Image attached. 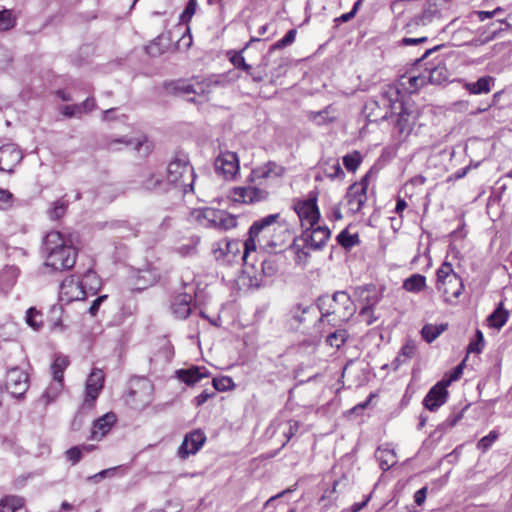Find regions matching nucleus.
Wrapping results in <instances>:
<instances>
[{"mask_svg":"<svg viewBox=\"0 0 512 512\" xmlns=\"http://www.w3.org/2000/svg\"><path fill=\"white\" fill-rule=\"evenodd\" d=\"M290 237L288 225L281 220L280 214H270L255 221L249 229V238L243 243L244 251L241 259L248 264L251 252L256 250V242L265 248H282Z\"/></svg>","mask_w":512,"mask_h":512,"instance_id":"obj_1","label":"nucleus"},{"mask_svg":"<svg viewBox=\"0 0 512 512\" xmlns=\"http://www.w3.org/2000/svg\"><path fill=\"white\" fill-rule=\"evenodd\" d=\"M43 250L46 253V265L55 270L70 269L75 265L76 249L58 231H51L45 236Z\"/></svg>","mask_w":512,"mask_h":512,"instance_id":"obj_2","label":"nucleus"},{"mask_svg":"<svg viewBox=\"0 0 512 512\" xmlns=\"http://www.w3.org/2000/svg\"><path fill=\"white\" fill-rule=\"evenodd\" d=\"M317 309L321 313L319 321L326 319L333 326L347 322L356 312L353 301L345 291H337L332 297H319Z\"/></svg>","mask_w":512,"mask_h":512,"instance_id":"obj_3","label":"nucleus"},{"mask_svg":"<svg viewBox=\"0 0 512 512\" xmlns=\"http://www.w3.org/2000/svg\"><path fill=\"white\" fill-rule=\"evenodd\" d=\"M194 179V171L186 155H177L168 164L166 181L170 189H180L186 194L193 190Z\"/></svg>","mask_w":512,"mask_h":512,"instance_id":"obj_4","label":"nucleus"},{"mask_svg":"<svg viewBox=\"0 0 512 512\" xmlns=\"http://www.w3.org/2000/svg\"><path fill=\"white\" fill-rule=\"evenodd\" d=\"M436 275V288L442 294L443 300L448 304H455L464 290L461 277L454 272L448 262H444L437 269Z\"/></svg>","mask_w":512,"mask_h":512,"instance_id":"obj_5","label":"nucleus"},{"mask_svg":"<svg viewBox=\"0 0 512 512\" xmlns=\"http://www.w3.org/2000/svg\"><path fill=\"white\" fill-rule=\"evenodd\" d=\"M369 185V174H366L360 181L349 186L345 200L348 210L352 214L358 213L367 201V189Z\"/></svg>","mask_w":512,"mask_h":512,"instance_id":"obj_6","label":"nucleus"},{"mask_svg":"<svg viewBox=\"0 0 512 512\" xmlns=\"http://www.w3.org/2000/svg\"><path fill=\"white\" fill-rule=\"evenodd\" d=\"M86 286L75 275L66 277L59 287V300L66 304L86 299Z\"/></svg>","mask_w":512,"mask_h":512,"instance_id":"obj_7","label":"nucleus"},{"mask_svg":"<svg viewBox=\"0 0 512 512\" xmlns=\"http://www.w3.org/2000/svg\"><path fill=\"white\" fill-rule=\"evenodd\" d=\"M331 232L327 226L306 227L299 240L312 250H321L330 239Z\"/></svg>","mask_w":512,"mask_h":512,"instance_id":"obj_8","label":"nucleus"},{"mask_svg":"<svg viewBox=\"0 0 512 512\" xmlns=\"http://www.w3.org/2000/svg\"><path fill=\"white\" fill-rule=\"evenodd\" d=\"M6 389L14 397H21L29 387V378L27 373L19 367H12L6 373Z\"/></svg>","mask_w":512,"mask_h":512,"instance_id":"obj_9","label":"nucleus"},{"mask_svg":"<svg viewBox=\"0 0 512 512\" xmlns=\"http://www.w3.org/2000/svg\"><path fill=\"white\" fill-rule=\"evenodd\" d=\"M231 194L234 201L245 204L262 202L267 200L269 197L267 189L251 184L243 187H235Z\"/></svg>","mask_w":512,"mask_h":512,"instance_id":"obj_10","label":"nucleus"},{"mask_svg":"<svg viewBox=\"0 0 512 512\" xmlns=\"http://www.w3.org/2000/svg\"><path fill=\"white\" fill-rule=\"evenodd\" d=\"M168 89L176 95L183 96L189 102H195V96H203L209 92V84L205 82H197L190 84L185 81H176L168 84Z\"/></svg>","mask_w":512,"mask_h":512,"instance_id":"obj_11","label":"nucleus"},{"mask_svg":"<svg viewBox=\"0 0 512 512\" xmlns=\"http://www.w3.org/2000/svg\"><path fill=\"white\" fill-rule=\"evenodd\" d=\"M215 170L226 180H232L239 172V159L235 152H222L214 162Z\"/></svg>","mask_w":512,"mask_h":512,"instance_id":"obj_12","label":"nucleus"},{"mask_svg":"<svg viewBox=\"0 0 512 512\" xmlns=\"http://www.w3.org/2000/svg\"><path fill=\"white\" fill-rule=\"evenodd\" d=\"M302 227H313L320 219V212L316 204V199H307L299 201L294 206Z\"/></svg>","mask_w":512,"mask_h":512,"instance_id":"obj_13","label":"nucleus"},{"mask_svg":"<svg viewBox=\"0 0 512 512\" xmlns=\"http://www.w3.org/2000/svg\"><path fill=\"white\" fill-rule=\"evenodd\" d=\"M22 158V151L16 144L7 143L0 146V171L12 173Z\"/></svg>","mask_w":512,"mask_h":512,"instance_id":"obj_14","label":"nucleus"},{"mask_svg":"<svg viewBox=\"0 0 512 512\" xmlns=\"http://www.w3.org/2000/svg\"><path fill=\"white\" fill-rule=\"evenodd\" d=\"M205 441L206 436L201 430H194L188 433L178 448V456L181 459H186L190 455L196 454L202 448Z\"/></svg>","mask_w":512,"mask_h":512,"instance_id":"obj_15","label":"nucleus"},{"mask_svg":"<svg viewBox=\"0 0 512 512\" xmlns=\"http://www.w3.org/2000/svg\"><path fill=\"white\" fill-rule=\"evenodd\" d=\"M355 294L364 304L359 312L360 317H364L365 314L370 313L371 309L380 301V295L376 286L373 284L357 287Z\"/></svg>","mask_w":512,"mask_h":512,"instance_id":"obj_16","label":"nucleus"},{"mask_svg":"<svg viewBox=\"0 0 512 512\" xmlns=\"http://www.w3.org/2000/svg\"><path fill=\"white\" fill-rule=\"evenodd\" d=\"M104 384V373L94 369L87 378L85 387V403L92 405L101 392Z\"/></svg>","mask_w":512,"mask_h":512,"instance_id":"obj_17","label":"nucleus"},{"mask_svg":"<svg viewBox=\"0 0 512 512\" xmlns=\"http://www.w3.org/2000/svg\"><path fill=\"white\" fill-rule=\"evenodd\" d=\"M447 394L444 381H440L429 390L423 400V405L428 410L435 411L446 402Z\"/></svg>","mask_w":512,"mask_h":512,"instance_id":"obj_18","label":"nucleus"},{"mask_svg":"<svg viewBox=\"0 0 512 512\" xmlns=\"http://www.w3.org/2000/svg\"><path fill=\"white\" fill-rule=\"evenodd\" d=\"M143 144L141 138H131L128 136L114 137L107 136L104 139L103 147L112 152L120 151L125 147H132L135 150H139Z\"/></svg>","mask_w":512,"mask_h":512,"instance_id":"obj_19","label":"nucleus"},{"mask_svg":"<svg viewBox=\"0 0 512 512\" xmlns=\"http://www.w3.org/2000/svg\"><path fill=\"white\" fill-rule=\"evenodd\" d=\"M400 106L401 111L398 114L395 129L400 135L408 136L416 123L417 113L414 110H409L404 104H400Z\"/></svg>","mask_w":512,"mask_h":512,"instance_id":"obj_20","label":"nucleus"},{"mask_svg":"<svg viewBox=\"0 0 512 512\" xmlns=\"http://www.w3.org/2000/svg\"><path fill=\"white\" fill-rule=\"evenodd\" d=\"M115 422L116 415L113 412H108L99 417L93 423L90 438L93 440H101L109 433Z\"/></svg>","mask_w":512,"mask_h":512,"instance_id":"obj_21","label":"nucleus"},{"mask_svg":"<svg viewBox=\"0 0 512 512\" xmlns=\"http://www.w3.org/2000/svg\"><path fill=\"white\" fill-rule=\"evenodd\" d=\"M285 169L277 165L275 162L269 161L262 167L252 170L249 181L253 182L255 179H267L271 176L281 177Z\"/></svg>","mask_w":512,"mask_h":512,"instance_id":"obj_22","label":"nucleus"},{"mask_svg":"<svg viewBox=\"0 0 512 512\" xmlns=\"http://www.w3.org/2000/svg\"><path fill=\"white\" fill-rule=\"evenodd\" d=\"M208 376L205 368L192 366L188 369H179L176 371V377L185 384L192 386L199 382L202 378Z\"/></svg>","mask_w":512,"mask_h":512,"instance_id":"obj_23","label":"nucleus"},{"mask_svg":"<svg viewBox=\"0 0 512 512\" xmlns=\"http://www.w3.org/2000/svg\"><path fill=\"white\" fill-rule=\"evenodd\" d=\"M237 225V219L224 210L216 209L212 218L211 227L218 230H229Z\"/></svg>","mask_w":512,"mask_h":512,"instance_id":"obj_24","label":"nucleus"},{"mask_svg":"<svg viewBox=\"0 0 512 512\" xmlns=\"http://www.w3.org/2000/svg\"><path fill=\"white\" fill-rule=\"evenodd\" d=\"M69 366V359L67 356L58 355L51 365V371L53 379L56 382V390H60L63 387L64 371Z\"/></svg>","mask_w":512,"mask_h":512,"instance_id":"obj_25","label":"nucleus"},{"mask_svg":"<svg viewBox=\"0 0 512 512\" xmlns=\"http://www.w3.org/2000/svg\"><path fill=\"white\" fill-rule=\"evenodd\" d=\"M495 79L492 76H483L476 82H466L464 88L474 95L487 94L491 91Z\"/></svg>","mask_w":512,"mask_h":512,"instance_id":"obj_26","label":"nucleus"},{"mask_svg":"<svg viewBox=\"0 0 512 512\" xmlns=\"http://www.w3.org/2000/svg\"><path fill=\"white\" fill-rule=\"evenodd\" d=\"M192 296L187 293L179 294L172 303V311L176 317L185 319L191 313Z\"/></svg>","mask_w":512,"mask_h":512,"instance_id":"obj_27","label":"nucleus"},{"mask_svg":"<svg viewBox=\"0 0 512 512\" xmlns=\"http://www.w3.org/2000/svg\"><path fill=\"white\" fill-rule=\"evenodd\" d=\"M217 246L218 247L213 248V254L217 260L224 258L228 253L236 256V254L240 252V242L238 241L223 240L218 242Z\"/></svg>","mask_w":512,"mask_h":512,"instance_id":"obj_28","label":"nucleus"},{"mask_svg":"<svg viewBox=\"0 0 512 512\" xmlns=\"http://www.w3.org/2000/svg\"><path fill=\"white\" fill-rule=\"evenodd\" d=\"M25 504V499L17 495H7L0 499V512H17Z\"/></svg>","mask_w":512,"mask_h":512,"instance_id":"obj_29","label":"nucleus"},{"mask_svg":"<svg viewBox=\"0 0 512 512\" xmlns=\"http://www.w3.org/2000/svg\"><path fill=\"white\" fill-rule=\"evenodd\" d=\"M403 288L411 293H419L426 288V277L421 274H413L404 280Z\"/></svg>","mask_w":512,"mask_h":512,"instance_id":"obj_30","label":"nucleus"},{"mask_svg":"<svg viewBox=\"0 0 512 512\" xmlns=\"http://www.w3.org/2000/svg\"><path fill=\"white\" fill-rule=\"evenodd\" d=\"M316 310H318L317 306H313V305L303 306L301 304H297L291 309L290 313H291V317L298 324H303V323L307 322L308 317L311 314H315Z\"/></svg>","mask_w":512,"mask_h":512,"instance_id":"obj_31","label":"nucleus"},{"mask_svg":"<svg viewBox=\"0 0 512 512\" xmlns=\"http://www.w3.org/2000/svg\"><path fill=\"white\" fill-rule=\"evenodd\" d=\"M298 241H300L299 237L295 238L293 243L290 245V249L295 253V263L300 266H306L310 258L309 249L311 248L306 246L304 243L301 246L298 244Z\"/></svg>","mask_w":512,"mask_h":512,"instance_id":"obj_32","label":"nucleus"},{"mask_svg":"<svg viewBox=\"0 0 512 512\" xmlns=\"http://www.w3.org/2000/svg\"><path fill=\"white\" fill-rule=\"evenodd\" d=\"M427 71V83L441 84L447 79V70L443 65L435 64L425 69Z\"/></svg>","mask_w":512,"mask_h":512,"instance_id":"obj_33","label":"nucleus"},{"mask_svg":"<svg viewBox=\"0 0 512 512\" xmlns=\"http://www.w3.org/2000/svg\"><path fill=\"white\" fill-rule=\"evenodd\" d=\"M169 48L168 40L160 35L146 46V52L152 57L164 54Z\"/></svg>","mask_w":512,"mask_h":512,"instance_id":"obj_34","label":"nucleus"},{"mask_svg":"<svg viewBox=\"0 0 512 512\" xmlns=\"http://www.w3.org/2000/svg\"><path fill=\"white\" fill-rule=\"evenodd\" d=\"M143 188L148 191L154 192H167L170 190V187L165 180L151 174L149 175L142 183Z\"/></svg>","mask_w":512,"mask_h":512,"instance_id":"obj_35","label":"nucleus"},{"mask_svg":"<svg viewBox=\"0 0 512 512\" xmlns=\"http://www.w3.org/2000/svg\"><path fill=\"white\" fill-rule=\"evenodd\" d=\"M508 320V312L503 308L502 303L487 318L490 327L500 329Z\"/></svg>","mask_w":512,"mask_h":512,"instance_id":"obj_36","label":"nucleus"},{"mask_svg":"<svg viewBox=\"0 0 512 512\" xmlns=\"http://www.w3.org/2000/svg\"><path fill=\"white\" fill-rule=\"evenodd\" d=\"M376 458L380 463L381 469L384 471L390 469L397 462L396 454L391 449L378 448L376 451Z\"/></svg>","mask_w":512,"mask_h":512,"instance_id":"obj_37","label":"nucleus"},{"mask_svg":"<svg viewBox=\"0 0 512 512\" xmlns=\"http://www.w3.org/2000/svg\"><path fill=\"white\" fill-rule=\"evenodd\" d=\"M215 208L204 207L193 211L192 215L195 221L202 227H211L212 218L214 217Z\"/></svg>","mask_w":512,"mask_h":512,"instance_id":"obj_38","label":"nucleus"},{"mask_svg":"<svg viewBox=\"0 0 512 512\" xmlns=\"http://www.w3.org/2000/svg\"><path fill=\"white\" fill-rule=\"evenodd\" d=\"M80 281L86 286L87 296L89 294L95 295L101 286L98 275L92 270H88Z\"/></svg>","mask_w":512,"mask_h":512,"instance_id":"obj_39","label":"nucleus"},{"mask_svg":"<svg viewBox=\"0 0 512 512\" xmlns=\"http://www.w3.org/2000/svg\"><path fill=\"white\" fill-rule=\"evenodd\" d=\"M447 325H432L426 324L421 330L422 337L428 343L433 342L438 336H440L446 329Z\"/></svg>","mask_w":512,"mask_h":512,"instance_id":"obj_40","label":"nucleus"},{"mask_svg":"<svg viewBox=\"0 0 512 512\" xmlns=\"http://www.w3.org/2000/svg\"><path fill=\"white\" fill-rule=\"evenodd\" d=\"M25 320L36 331L40 330L43 326V315L35 307H30L27 310Z\"/></svg>","mask_w":512,"mask_h":512,"instance_id":"obj_41","label":"nucleus"},{"mask_svg":"<svg viewBox=\"0 0 512 512\" xmlns=\"http://www.w3.org/2000/svg\"><path fill=\"white\" fill-rule=\"evenodd\" d=\"M362 160L363 157L361 153L354 150L343 157V165L348 171L355 172L362 163Z\"/></svg>","mask_w":512,"mask_h":512,"instance_id":"obj_42","label":"nucleus"},{"mask_svg":"<svg viewBox=\"0 0 512 512\" xmlns=\"http://www.w3.org/2000/svg\"><path fill=\"white\" fill-rule=\"evenodd\" d=\"M347 338L348 332L345 329H339L330 333L326 337V343L331 347L339 349L341 346L344 345Z\"/></svg>","mask_w":512,"mask_h":512,"instance_id":"obj_43","label":"nucleus"},{"mask_svg":"<svg viewBox=\"0 0 512 512\" xmlns=\"http://www.w3.org/2000/svg\"><path fill=\"white\" fill-rule=\"evenodd\" d=\"M337 242L345 249H351L359 244V236L357 234H350L347 230H342L337 235Z\"/></svg>","mask_w":512,"mask_h":512,"instance_id":"obj_44","label":"nucleus"},{"mask_svg":"<svg viewBox=\"0 0 512 512\" xmlns=\"http://www.w3.org/2000/svg\"><path fill=\"white\" fill-rule=\"evenodd\" d=\"M68 202L59 199L52 203V207L48 210V215L51 220H58L63 217L67 211Z\"/></svg>","mask_w":512,"mask_h":512,"instance_id":"obj_45","label":"nucleus"},{"mask_svg":"<svg viewBox=\"0 0 512 512\" xmlns=\"http://www.w3.org/2000/svg\"><path fill=\"white\" fill-rule=\"evenodd\" d=\"M414 354H415L414 344H412V343L405 344L401 348L398 356L394 360L395 368H398L400 365L405 363L407 360L411 359L414 356Z\"/></svg>","mask_w":512,"mask_h":512,"instance_id":"obj_46","label":"nucleus"},{"mask_svg":"<svg viewBox=\"0 0 512 512\" xmlns=\"http://www.w3.org/2000/svg\"><path fill=\"white\" fill-rule=\"evenodd\" d=\"M296 35H297L296 29L289 30L283 38H281L280 40L275 42L273 45H271L268 54H271L276 49H282L284 47L291 45L295 41Z\"/></svg>","mask_w":512,"mask_h":512,"instance_id":"obj_47","label":"nucleus"},{"mask_svg":"<svg viewBox=\"0 0 512 512\" xmlns=\"http://www.w3.org/2000/svg\"><path fill=\"white\" fill-rule=\"evenodd\" d=\"M16 24V17L13 16L12 10L0 11V31H8Z\"/></svg>","mask_w":512,"mask_h":512,"instance_id":"obj_48","label":"nucleus"},{"mask_svg":"<svg viewBox=\"0 0 512 512\" xmlns=\"http://www.w3.org/2000/svg\"><path fill=\"white\" fill-rule=\"evenodd\" d=\"M213 387L216 391L224 392L233 389L235 384L231 377L222 376L214 378L212 381Z\"/></svg>","mask_w":512,"mask_h":512,"instance_id":"obj_49","label":"nucleus"},{"mask_svg":"<svg viewBox=\"0 0 512 512\" xmlns=\"http://www.w3.org/2000/svg\"><path fill=\"white\" fill-rule=\"evenodd\" d=\"M498 437H499V434L497 431H495V430L490 431L488 435L482 437L478 441L477 448L479 450H481L482 452H486L493 445V443L498 439Z\"/></svg>","mask_w":512,"mask_h":512,"instance_id":"obj_50","label":"nucleus"},{"mask_svg":"<svg viewBox=\"0 0 512 512\" xmlns=\"http://www.w3.org/2000/svg\"><path fill=\"white\" fill-rule=\"evenodd\" d=\"M324 173L328 178L332 180L336 178L343 179L345 176V173L337 160L334 161L331 165H327V167L324 169Z\"/></svg>","mask_w":512,"mask_h":512,"instance_id":"obj_51","label":"nucleus"},{"mask_svg":"<svg viewBox=\"0 0 512 512\" xmlns=\"http://www.w3.org/2000/svg\"><path fill=\"white\" fill-rule=\"evenodd\" d=\"M267 66L266 57L263 58L262 63L257 67L256 70L251 69L247 73L252 77L255 82H261L265 77L268 76L265 68Z\"/></svg>","mask_w":512,"mask_h":512,"instance_id":"obj_52","label":"nucleus"},{"mask_svg":"<svg viewBox=\"0 0 512 512\" xmlns=\"http://www.w3.org/2000/svg\"><path fill=\"white\" fill-rule=\"evenodd\" d=\"M13 61V54L12 52L0 45V70L7 69Z\"/></svg>","mask_w":512,"mask_h":512,"instance_id":"obj_53","label":"nucleus"},{"mask_svg":"<svg viewBox=\"0 0 512 512\" xmlns=\"http://www.w3.org/2000/svg\"><path fill=\"white\" fill-rule=\"evenodd\" d=\"M287 69H288L287 60L284 58H280L277 62L276 67L273 68L270 72L271 78L274 79V78H279V77L283 76L287 72Z\"/></svg>","mask_w":512,"mask_h":512,"instance_id":"obj_54","label":"nucleus"},{"mask_svg":"<svg viewBox=\"0 0 512 512\" xmlns=\"http://www.w3.org/2000/svg\"><path fill=\"white\" fill-rule=\"evenodd\" d=\"M231 62L232 64L237 68V69H241V70H244L246 72L250 71L252 69L251 65L247 64L245 62V59L242 55L241 52L239 53H235L232 57H231Z\"/></svg>","mask_w":512,"mask_h":512,"instance_id":"obj_55","label":"nucleus"},{"mask_svg":"<svg viewBox=\"0 0 512 512\" xmlns=\"http://www.w3.org/2000/svg\"><path fill=\"white\" fill-rule=\"evenodd\" d=\"M66 458L73 464H77L82 458V449L79 446L71 447L66 451Z\"/></svg>","mask_w":512,"mask_h":512,"instance_id":"obj_56","label":"nucleus"},{"mask_svg":"<svg viewBox=\"0 0 512 512\" xmlns=\"http://www.w3.org/2000/svg\"><path fill=\"white\" fill-rule=\"evenodd\" d=\"M463 367H464V361L462 363H460L459 365H457L453 369V371L449 374L448 379L442 380V381H444V385L446 387L461 377V375L463 374Z\"/></svg>","mask_w":512,"mask_h":512,"instance_id":"obj_57","label":"nucleus"},{"mask_svg":"<svg viewBox=\"0 0 512 512\" xmlns=\"http://www.w3.org/2000/svg\"><path fill=\"white\" fill-rule=\"evenodd\" d=\"M118 470V467H113V468H108V469H104L92 476H89L87 478L88 481H99L100 479H103L105 477H112L115 475L116 471Z\"/></svg>","mask_w":512,"mask_h":512,"instance_id":"obj_58","label":"nucleus"},{"mask_svg":"<svg viewBox=\"0 0 512 512\" xmlns=\"http://www.w3.org/2000/svg\"><path fill=\"white\" fill-rule=\"evenodd\" d=\"M62 114L66 117H80L82 115L81 106L77 104L74 105H65L62 108Z\"/></svg>","mask_w":512,"mask_h":512,"instance_id":"obj_59","label":"nucleus"},{"mask_svg":"<svg viewBox=\"0 0 512 512\" xmlns=\"http://www.w3.org/2000/svg\"><path fill=\"white\" fill-rule=\"evenodd\" d=\"M261 267H262V272L266 275V276H272L274 275L277 270H278V267H277V264L276 262H274L273 260L271 259H268V260H263L262 263H261Z\"/></svg>","mask_w":512,"mask_h":512,"instance_id":"obj_60","label":"nucleus"},{"mask_svg":"<svg viewBox=\"0 0 512 512\" xmlns=\"http://www.w3.org/2000/svg\"><path fill=\"white\" fill-rule=\"evenodd\" d=\"M409 84L410 87L414 90H417L418 88L424 86L427 84V76L426 74H420L417 76H411L409 77Z\"/></svg>","mask_w":512,"mask_h":512,"instance_id":"obj_61","label":"nucleus"},{"mask_svg":"<svg viewBox=\"0 0 512 512\" xmlns=\"http://www.w3.org/2000/svg\"><path fill=\"white\" fill-rule=\"evenodd\" d=\"M287 431L284 432L286 436V442L289 441L299 430L300 423L296 420H289L286 424Z\"/></svg>","mask_w":512,"mask_h":512,"instance_id":"obj_62","label":"nucleus"},{"mask_svg":"<svg viewBox=\"0 0 512 512\" xmlns=\"http://www.w3.org/2000/svg\"><path fill=\"white\" fill-rule=\"evenodd\" d=\"M214 396H215L214 391L209 392L208 390H204L203 392H201L198 396H196L194 398L193 402L197 407H200L206 401H208L210 398H213Z\"/></svg>","mask_w":512,"mask_h":512,"instance_id":"obj_63","label":"nucleus"},{"mask_svg":"<svg viewBox=\"0 0 512 512\" xmlns=\"http://www.w3.org/2000/svg\"><path fill=\"white\" fill-rule=\"evenodd\" d=\"M12 193L6 189L0 188V209H4L9 206L12 200Z\"/></svg>","mask_w":512,"mask_h":512,"instance_id":"obj_64","label":"nucleus"}]
</instances>
